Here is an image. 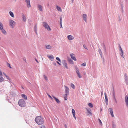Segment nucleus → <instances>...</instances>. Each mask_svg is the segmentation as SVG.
<instances>
[{
  "mask_svg": "<svg viewBox=\"0 0 128 128\" xmlns=\"http://www.w3.org/2000/svg\"><path fill=\"white\" fill-rule=\"evenodd\" d=\"M36 123L39 125H41L44 122V120L42 118L41 116L36 117L35 119Z\"/></svg>",
  "mask_w": 128,
  "mask_h": 128,
  "instance_id": "1",
  "label": "nucleus"
},
{
  "mask_svg": "<svg viewBox=\"0 0 128 128\" xmlns=\"http://www.w3.org/2000/svg\"><path fill=\"white\" fill-rule=\"evenodd\" d=\"M43 26L48 31L50 32L52 31V30L50 26L47 22H44L43 24Z\"/></svg>",
  "mask_w": 128,
  "mask_h": 128,
  "instance_id": "2",
  "label": "nucleus"
},
{
  "mask_svg": "<svg viewBox=\"0 0 128 128\" xmlns=\"http://www.w3.org/2000/svg\"><path fill=\"white\" fill-rule=\"evenodd\" d=\"M9 24L11 28H14L16 24V23L13 20H9Z\"/></svg>",
  "mask_w": 128,
  "mask_h": 128,
  "instance_id": "3",
  "label": "nucleus"
},
{
  "mask_svg": "<svg viewBox=\"0 0 128 128\" xmlns=\"http://www.w3.org/2000/svg\"><path fill=\"white\" fill-rule=\"evenodd\" d=\"M18 104L20 106L24 107L26 106V102L23 100H20L18 102Z\"/></svg>",
  "mask_w": 128,
  "mask_h": 128,
  "instance_id": "4",
  "label": "nucleus"
},
{
  "mask_svg": "<svg viewBox=\"0 0 128 128\" xmlns=\"http://www.w3.org/2000/svg\"><path fill=\"white\" fill-rule=\"evenodd\" d=\"M112 97H113L114 100L115 101V102H116V103H117V100H116V98L115 91H114V87H113V86L112 88Z\"/></svg>",
  "mask_w": 128,
  "mask_h": 128,
  "instance_id": "5",
  "label": "nucleus"
},
{
  "mask_svg": "<svg viewBox=\"0 0 128 128\" xmlns=\"http://www.w3.org/2000/svg\"><path fill=\"white\" fill-rule=\"evenodd\" d=\"M82 17L84 21L86 22H87L88 19L87 15L86 14H84L82 15Z\"/></svg>",
  "mask_w": 128,
  "mask_h": 128,
  "instance_id": "6",
  "label": "nucleus"
},
{
  "mask_svg": "<svg viewBox=\"0 0 128 128\" xmlns=\"http://www.w3.org/2000/svg\"><path fill=\"white\" fill-rule=\"evenodd\" d=\"M25 2L26 4V6L28 8H29L31 7L30 0H25Z\"/></svg>",
  "mask_w": 128,
  "mask_h": 128,
  "instance_id": "7",
  "label": "nucleus"
},
{
  "mask_svg": "<svg viewBox=\"0 0 128 128\" xmlns=\"http://www.w3.org/2000/svg\"><path fill=\"white\" fill-rule=\"evenodd\" d=\"M67 38L69 40H72L75 39L74 36L72 35L68 36H67Z\"/></svg>",
  "mask_w": 128,
  "mask_h": 128,
  "instance_id": "8",
  "label": "nucleus"
},
{
  "mask_svg": "<svg viewBox=\"0 0 128 128\" xmlns=\"http://www.w3.org/2000/svg\"><path fill=\"white\" fill-rule=\"evenodd\" d=\"M22 18L23 22H26L27 20V18L25 14H22Z\"/></svg>",
  "mask_w": 128,
  "mask_h": 128,
  "instance_id": "9",
  "label": "nucleus"
},
{
  "mask_svg": "<svg viewBox=\"0 0 128 128\" xmlns=\"http://www.w3.org/2000/svg\"><path fill=\"white\" fill-rule=\"evenodd\" d=\"M64 87L65 88V92L66 93L65 95L66 96H67L68 94L69 93V89L66 86H64Z\"/></svg>",
  "mask_w": 128,
  "mask_h": 128,
  "instance_id": "10",
  "label": "nucleus"
},
{
  "mask_svg": "<svg viewBox=\"0 0 128 128\" xmlns=\"http://www.w3.org/2000/svg\"><path fill=\"white\" fill-rule=\"evenodd\" d=\"M70 56L72 59L74 61H76L77 60L74 56V54H70Z\"/></svg>",
  "mask_w": 128,
  "mask_h": 128,
  "instance_id": "11",
  "label": "nucleus"
},
{
  "mask_svg": "<svg viewBox=\"0 0 128 128\" xmlns=\"http://www.w3.org/2000/svg\"><path fill=\"white\" fill-rule=\"evenodd\" d=\"M124 78L126 82L128 84V78L127 74H124Z\"/></svg>",
  "mask_w": 128,
  "mask_h": 128,
  "instance_id": "12",
  "label": "nucleus"
},
{
  "mask_svg": "<svg viewBox=\"0 0 128 128\" xmlns=\"http://www.w3.org/2000/svg\"><path fill=\"white\" fill-rule=\"evenodd\" d=\"M9 14L10 16L13 18H15V15L14 14V13L12 11H10L9 12Z\"/></svg>",
  "mask_w": 128,
  "mask_h": 128,
  "instance_id": "13",
  "label": "nucleus"
},
{
  "mask_svg": "<svg viewBox=\"0 0 128 128\" xmlns=\"http://www.w3.org/2000/svg\"><path fill=\"white\" fill-rule=\"evenodd\" d=\"M109 111L110 113V114L111 115V116L112 117H114V114L113 110L112 108H110L109 109Z\"/></svg>",
  "mask_w": 128,
  "mask_h": 128,
  "instance_id": "14",
  "label": "nucleus"
},
{
  "mask_svg": "<svg viewBox=\"0 0 128 128\" xmlns=\"http://www.w3.org/2000/svg\"><path fill=\"white\" fill-rule=\"evenodd\" d=\"M56 8L57 10L60 12H62V8L60 6H56Z\"/></svg>",
  "mask_w": 128,
  "mask_h": 128,
  "instance_id": "15",
  "label": "nucleus"
},
{
  "mask_svg": "<svg viewBox=\"0 0 128 128\" xmlns=\"http://www.w3.org/2000/svg\"><path fill=\"white\" fill-rule=\"evenodd\" d=\"M105 98L106 99V104L107 105H108V97L107 96H106V93H105Z\"/></svg>",
  "mask_w": 128,
  "mask_h": 128,
  "instance_id": "16",
  "label": "nucleus"
},
{
  "mask_svg": "<svg viewBox=\"0 0 128 128\" xmlns=\"http://www.w3.org/2000/svg\"><path fill=\"white\" fill-rule=\"evenodd\" d=\"M125 102L126 106L128 108V97L127 96H126L125 97Z\"/></svg>",
  "mask_w": 128,
  "mask_h": 128,
  "instance_id": "17",
  "label": "nucleus"
},
{
  "mask_svg": "<svg viewBox=\"0 0 128 128\" xmlns=\"http://www.w3.org/2000/svg\"><path fill=\"white\" fill-rule=\"evenodd\" d=\"M38 10L39 11H42L43 10V8L41 5H38Z\"/></svg>",
  "mask_w": 128,
  "mask_h": 128,
  "instance_id": "18",
  "label": "nucleus"
},
{
  "mask_svg": "<svg viewBox=\"0 0 128 128\" xmlns=\"http://www.w3.org/2000/svg\"><path fill=\"white\" fill-rule=\"evenodd\" d=\"M68 61L70 64H74V62L73 60H72L70 58H68Z\"/></svg>",
  "mask_w": 128,
  "mask_h": 128,
  "instance_id": "19",
  "label": "nucleus"
},
{
  "mask_svg": "<svg viewBox=\"0 0 128 128\" xmlns=\"http://www.w3.org/2000/svg\"><path fill=\"white\" fill-rule=\"evenodd\" d=\"M47 56L52 61L54 59V57L53 56L48 55Z\"/></svg>",
  "mask_w": 128,
  "mask_h": 128,
  "instance_id": "20",
  "label": "nucleus"
},
{
  "mask_svg": "<svg viewBox=\"0 0 128 128\" xmlns=\"http://www.w3.org/2000/svg\"><path fill=\"white\" fill-rule=\"evenodd\" d=\"M2 34L4 35H6L7 34V32L3 28L1 30Z\"/></svg>",
  "mask_w": 128,
  "mask_h": 128,
  "instance_id": "21",
  "label": "nucleus"
},
{
  "mask_svg": "<svg viewBox=\"0 0 128 128\" xmlns=\"http://www.w3.org/2000/svg\"><path fill=\"white\" fill-rule=\"evenodd\" d=\"M53 97L54 98V100H55L56 101V102H57V103L58 104H59L60 102L59 100L56 98V97H54V96H53Z\"/></svg>",
  "mask_w": 128,
  "mask_h": 128,
  "instance_id": "22",
  "label": "nucleus"
},
{
  "mask_svg": "<svg viewBox=\"0 0 128 128\" xmlns=\"http://www.w3.org/2000/svg\"><path fill=\"white\" fill-rule=\"evenodd\" d=\"M87 110L88 112V115L89 116H92V114L90 112V109L88 110L87 109Z\"/></svg>",
  "mask_w": 128,
  "mask_h": 128,
  "instance_id": "23",
  "label": "nucleus"
},
{
  "mask_svg": "<svg viewBox=\"0 0 128 128\" xmlns=\"http://www.w3.org/2000/svg\"><path fill=\"white\" fill-rule=\"evenodd\" d=\"M46 49L48 50H50L51 49L52 47L49 45H46Z\"/></svg>",
  "mask_w": 128,
  "mask_h": 128,
  "instance_id": "24",
  "label": "nucleus"
},
{
  "mask_svg": "<svg viewBox=\"0 0 128 128\" xmlns=\"http://www.w3.org/2000/svg\"><path fill=\"white\" fill-rule=\"evenodd\" d=\"M22 98H24V99H25L26 100H27V97L26 96L25 94H22Z\"/></svg>",
  "mask_w": 128,
  "mask_h": 128,
  "instance_id": "25",
  "label": "nucleus"
},
{
  "mask_svg": "<svg viewBox=\"0 0 128 128\" xmlns=\"http://www.w3.org/2000/svg\"><path fill=\"white\" fill-rule=\"evenodd\" d=\"M2 75L0 76V82H3L4 80V78L2 77Z\"/></svg>",
  "mask_w": 128,
  "mask_h": 128,
  "instance_id": "26",
  "label": "nucleus"
},
{
  "mask_svg": "<svg viewBox=\"0 0 128 128\" xmlns=\"http://www.w3.org/2000/svg\"><path fill=\"white\" fill-rule=\"evenodd\" d=\"M62 62L64 66L65 65V64H67V63H66V60H62Z\"/></svg>",
  "mask_w": 128,
  "mask_h": 128,
  "instance_id": "27",
  "label": "nucleus"
},
{
  "mask_svg": "<svg viewBox=\"0 0 128 128\" xmlns=\"http://www.w3.org/2000/svg\"><path fill=\"white\" fill-rule=\"evenodd\" d=\"M3 28H4L3 25L0 22V30H1Z\"/></svg>",
  "mask_w": 128,
  "mask_h": 128,
  "instance_id": "28",
  "label": "nucleus"
},
{
  "mask_svg": "<svg viewBox=\"0 0 128 128\" xmlns=\"http://www.w3.org/2000/svg\"><path fill=\"white\" fill-rule=\"evenodd\" d=\"M76 72L77 74L80 73V72L79 71V70L78 68L77 67L76 68Z\"/></svg>",
  "mask_w": 128,
  "mask_h": 128,
  "instance_id": "29",
  "label": "nucleus"
},
{
  "mask_svg": "<svg viewBox=\"0 0 128 128\" xmlns=\"http://www.w3.org/2000/svg\"><path fill=\"white\" fill-rule=\"evenodd\" d=\"M44 77V78L45 80L46 81H47L48 80V79L47 77L45 75H44L43 76Z\"/></svg>",
  "mask_w": 128,
  "mask_h": 128,
  "instance_id": "30",
  "label": "nucleus"
},
{
  "mask_svg": "<svg viewBox=\"0 0 128 128\" xmlns=\"http://www.w3.org/2000/svg\"><path fill=\"white\" fill-rule=\"evenodd\" d=\"M121 53L120 54V55L123 58H124V56H123L124 53H123V51H121Z\"/></svg>",
  "mask_w": 128,
  "mask_h": 128,
  "instance_id": "31",
  "label": "nucleus"
},
{
  "mask_svg": "<svg viewBox=\"0 0 128 128\" xmlns=\"http://www.w3.org/2000/svg\"><path fill=\"white\" fill-rule=\"evenodd\" d=\"M98 52L100 54V56H102V52L100 49V48L98 50Z\"/></svg>",
  "mask_w": 128,
  "mask_h": 128,
  "instance_id": "32",
  "label": "nucleus"
},
{
  "mask_svg": "<svg viewBox=\"0 0 128 128\" xmlns=\"http://www.w3.org/2000/svg\"><path fill=\"white\" fill-rule=\"evenodd\" d=\"M88 105L91 108H92L93 107V105L91 103H89Z\"/></svg>",
  "mask_w": 128,
  "mask_h": 128,
  "instance_id": "33",
  "label": "nucleus"
},
{
  "mask_svg": "<svg viewBox=\"0 0 128 128\" xmlns=\"http://www.w3.org/2000/svg\"><path fill=\"white\" fill-rule=\"evenodd\" d=\"M112 128H116V125L114 123L112 124Z\"/></svg>",
  "mask_w": 128,
  "mask_h": 128,
  "instance_id": "34",
  "label": "nucleus"
},
{
  "mask_svg": "<svg viewBox=\"0 0 128 128\" xmlns=\"http://www.w3.org/2000/svg\"><path fill=\"white\" fill-rule=\"evenodd\" d=\"M71 87L73 88V89H74L75 88V86L74 84H71Z\"/></svg>",
  "mask_w": 128,
  "mask_h": 128,
  "instance_id": "35",
  "label": "nucleus"
},
{
  "mask_svg": "<svg viewBox=\"0 0 128 128\" xmlns=\"http://www.w3.org/2000/svg\"><path fill=\"white\" fill-rule=\"evenodd\" d=\"M56 59L57 60L59 61L60 62H61V61L60 58H59L57 57L56 58Z\"/></svg>",
  "mask_w": 128,
  "mask_h": 128,
  "instance_id": "36",
  "label": "nucleus"
},
{
  "mask_svg": "<svg viewBox=\"0 0 128 128\" xmlns=\"http://www.w3.org/2000/svg\"><path fill=\"white\" fill-rule=\"evenodd\" d=\"M72 114H76V112H75V111L73 109H72Z\"/></svg>",
  "mask_w": 128,
  "mask_h": 128,
  "instance_id": "37",
  "label": "nucleus"
},
{
  "mask_svg": "<svg viewBox=\"0 0 128 128\" xmlns=\"http://www.w3.org/2000/svg\"><path fill=\"white\" fill-rule=\"evenodd\" d=\"M119 47L120 49V51H123L120 46V44H119Z\"/></svg>",
  "mask_w": 128,
  "mask_h": 128,
  "instance_id": "38",
  "label": "nucleus"
},
{
  "mask_svg": "<svg viewBox=\"0 0 128 128\" xmlns=\"http://www.w3.org/2000/svg\"><path fill=\"white\" fill-rule=\"evenodd\" d=\"M77 75H78V77L79 78H80L82 77V76H81L80 73L78 74Z\"/></svg>",
  "mask_w": 128,
  "mask_h": 128,
  "instance_id": "39",
  "label": "nucleus"
},
{
  "mask_svg": "<svg viewBox=\"0 0 128 128\" xmlns=\"http://www.w3.org/2000/svg\"><path fill=\"white\" fill-rule=\"evenodd\" d=\"M98 120H99V121L100 122V124L101 125H102V121H101V120H100V119H98Z\"/></svg>",
  "mask_w": 128,
  "mask_h": 128,
  "instance_id": "40",
  "label": "nucleus"
},
{
  "mask_svg": "<svg viewBox=\"0 0 128 128\" xmlns=\"http://www.w3.org/2000/svg\"><path fill=\"white\" fill-rule=\"evenodd\" d=\"M86 65V63L84 62L82 64V66H85Z\"/></svg>",
  "mask_w": 128,
  "mask_h": 128,
  "instance_id": "41",
  "label": "nucleus"
},
{
  "mask_svg": "<svg viewBox=\"0 0 128 128\" xmlns=\"http://www.w3.org/2000/svg\"><path fill=\"white\" fill-rule=\"evenodd\" d=\"M7 66L8 67L10 68H12L10 66V64H8V63H7Z\"/></svg>",
  "mask_w": 128,
  "mask_h": 128,
  "instance_id": "42",
  "label": "nucleus"
},
{
  "mask_svg": "<svg viewBox=\"0 0 128 128\" xmlns=\"http://www.w3.org/2000/svg\"><path fill=\"white\" fill-rule=\"evenodd\" d=\"M48 96L52 100L53 99L52 98L51 96L49 94H48Z\"/></svg>",
  "mask_w": 128,
  "mask_h": 128,
  "instance_id": "43",
  "label": "nucleus"
},
{
  "mask_svg": "<svg viewBox=\"0 0 128 128\" xmlns=\"http://www.w3.org/2000/svg\"><path fill=\"white\" fill-rule=\"evenodd\" d=\"M103 48L105 52L106 51V48L105 46L104 45H103Z\"/></svg>",
  "mask_w": 128,
  "mask_h": 128,
  "instance_id": "44",
  "label": "nucleus"
},
{
  "mask_svg": "<svg viewBox=\"0 0 128 128\" xmlns=\"http://www.w3.org/2000/svg\"><path fill=\"white\" fill-rule=\"evenodd\" d=\"M65 68H66V69H68V66H67V64H65V65H64V66Z\"/></svg>",
  "mask_w": 128,
  "mask_h": 128,
  "instance_id": "45",
  "label": "nucleus"
},
{
  "mask_svg": "<svg viewBox=\"0 0 128 128\" xmlns=\"http://www.w3.org/2000/svg\"><path fill=\"white\" fill-rule=\"evenodd\" d=\"M83 46H84V48H85V49H87V47L85 45H84Z\"/></svg>",
  "mask_w": 128,
  "mask_h": 128,
  "instance_id": "46",
  "label": "nucleus"
},
{
  "mask_svg": "<svg viewBox=\"0 0 128 128\" xmlns=\"http://www.w3.org/2000/svg\"><path fill=\"white\" fill-rule=\"evenodd\" d=\"M64 96V100H67V96H66L65 95Z\"/></svg>",
  "mask_w": 128,
  "mask_h": 128,
  "instance_id": "47",
  "label": "nucleus"
},
{
  "mask_svg": "<svg viewBox=\"0 0 128 128\" xmlns=\"http://www.w3.org/2000/svg\"><path fill=\"white\" fill-rule=\"evenodd\" d=\"M6 77L7 79H8V80H10V79L9 78V77L7 76H6Z\"/></svg>",
  "mask_w": 128,
  "mask_h": 128,
  "instance_id": "48",
  "label": "nucleus"
},
{
  "mask_svg": "<svg viewBox=\"0 0 128 128\" xmlns=\"http://www.w3.org/2000/svg\"><path fill=\"white\" fill-rule=\"evenodd\" d=\"M40 128H45L44 126H41Z\"/></svg>",
  "mask_w": 128,
  "mask_h": 128,
  "instance_id": "49",
  "label": "nucleus"
},
{
  "mask_svg": "<svg viewBox=\"0 0 128 128\" xmlns=\"http://www.w3.org/2000/svg\"><path fill=\"white\" fill-rule=\"evenodd\" d=\"M56 62L57 63H58V64H59L60 66L61 65V64L60 63L58 62L57 61Z\"/></svg>",
  "mask_w": 128,
  "mask_h": 128,
  "instance_id": "50",
  "label": "nucleus"
},
{
  "mask_svg": "<svg viewBox=\"0 0 128 128\" xmlns=\"http://www.w3.org/2000/svg\"><path fill=\"white\" fill-rule=\"evenodd\" d=\"M0 76H2V72L0 71Z\"/></svg>",
  "mask_w": 128,
  "mask_h": 128,
  "instance_id": "51",
  "label": "nucleus"
},
{
  "mask_svg": "<svg viewBox=\"0 0 128 128\" xmlns=\"http://www.w3.org/2000/svg\"><path fill=\"white\" fill-rule=\"evenodd\" d=\"M64 127H65V128H68L67 126V125L66 124H65L64 125Z\"/></svg>",
  "mask_w": 128,
  "mask_h": 128,
  "instance_id": "52",
  "label": "nucleus"
},
{
  "mask_svg": "<svg viewBox=\"0 0 128 128\" xmlns=\"http://www.w3.org/2000/svg\"><path fill=\"white\" fill-rule=\"evenodd\" d=\"M24 60L25 62H26V60L25 58L24 59Z\"/></svg>",
  "mask_w": 128,
  "mask_h": 128,
  "instance_id": "53",
  "label": "nucleus"
},
{
  "mask_svg": "<svg viewBox=\"0 0 128 128\" xmlns=\"http://www.w3.org/2000/svg\"><path fill=\"white\" fill-rule=\"evenodd\" d=\"M60 28H62V26L61 24V26H60Z\"/></svg>",
  "mask_w": 128,
  "mask_h": 128,
  "instance_id": "54",
  "label": "nucleus"
},
{
  "mask_svg": "<svg viewBox=\"0 0 128 128\" xmlns=\"http://www.w3.org/2000/svg\"><path fill=\"white\" fill-rule=\"evenodd\" d=\"M54 64L55 66H56V63H54Z\"/></svg>",
  "mask_w": 128,
  "mask_h": 128,
  "instance_id": "55",
  "label": "nucleus"
},
{
  "mask_svg": "<svg viewBox=\"0 0 128 128\" xmlns=\"http://www.w3.org/2000/svg\"><path fill=\"white\" fill-rule=\"evenodd\" d=\"M73 116L74 117V118L75 119V120H76V116Z\"/></svg>",
  "mask_w": 128,
  "mask_h": 128,
  "instance_id": "56",
  "label": "nucleus"
},
{
  "mask_svg": "<svg viewBox=\"0 0 128 128\" xmlns=\"http://www.w3.org/2000/svg\"><path fill=\"white\" fill-rule=\"evenodd\" d=\"M35 60H36V61L38 63L39 62H38V61L37 60V59H35Z\"/></svg>",
  "mask_w": 128,
  "mask_h": 128,
  "instance_id": "57",
  "label": "nucleus"
},
{
  "mask_svg": "<svg viewBox=\"0 0 128 128\" xmlns=\"http://www.w3.org/2000/svg\"><path fill=\"white\" fill-rule=\"evenodd\" d=\"M3 74L5 76H7L4 73H3Z\"/></svg>",
  "mask_w": 128,
  "mask_h": 128,
  "instance_id": "58",
  "label": "nucleus"
},
{
  "mask_svg": "<svg viewBox=\"0 0 128 128\" xmlns=\"http://www.w3.org/2000/svg\"><path fill=\"white\" fill-rule=\"evenodd\" d=\"M75 114H73V116H75Z\"/></svg>",
  "mask_w": 128,
  "mask_h": 128,
  "instance_id": "59",
  "label": "nucleus"
},
{
  "mask_svg": "<svg viewBox=\"0 0 128 128\" xmlns=\"http://www.w3.org/2000/svg\"><path fill=\"white\" fill-rule=\"evenodd\" d=\"M74 0H71L72 2H73L74 1Z\"/></svg>",
  "mask_w": 128,
  "mask_h": 128,
  "instance_id": "60",
  "label": "nucleus"
},
{
  "mask_svg": "<svg viewBox=\"0 0 128 128\" xmlns=\"http://www.w3.org/2000/svg\"><path fill=\"white\" fill-rule=\"evenodd\" d=\"M84 74H86V73H84Z\"/></svg>",
  "mask_w": 128,
  "mask_h": 128,
  "instance_id": "61",
  "label": "nucleus"
}]
</instances>
